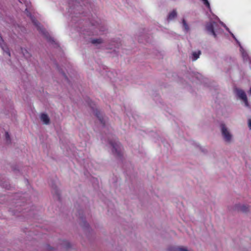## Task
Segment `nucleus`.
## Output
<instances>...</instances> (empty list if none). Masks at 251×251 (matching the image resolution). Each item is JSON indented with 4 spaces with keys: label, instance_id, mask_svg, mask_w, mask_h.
<instances>
[{
    "label": "nucleus",
    "instance_id": "1",
    "mask_svg": "<svg viewBox=\"0 0 251 251\" xmlns=\"http://www.w3.org/2000/svg\"><path fill=\"white\" fill-rule=\"evenodd\" d=\"M68 13L70 18L69 25L83 35L84 38L94 35L92 29L88 28L97 27L98 23L90 21V13L93 9V0H67Z\"/></svg>",
    "mask_w": 251,
    "mask_h": 251
},
{
    "label": "nucleus",
    "instance_id": "2",
    "mask_svg": "<svg viewBox=\"0 0 251 251\" xmlns=\"http://www.w3.org/2000/svg\"><path fill=\"white\" fill-rule=\"evenodd\" d=\"M109 144L111 147L113 155L118 160L122 161L123 158V148L120 142L117 140H109Z\"/></svg>",
    "mask_w": 251,
    "mask_h": 251
},
{
    "label": "nucleus",
    "instance_id": "3",
    "mask_svg": "<svg viewBox=\"0 0 251 251\" xmlns=\"http://www.w3.org/2000/svg\"><path fill=\"white\" fill-rule=\"evenodd\" d=\"M30 15H31L30 14ZM31 21L34 25L37 27V30H39L45 37L48 42L57 45V44L55 43L54 39L51 37L49 32L43 27L41 26L40 23L34 17L30 15Z\"/></svg>",
    "mask_w": 251,
    "mask_h": 251
},
{
    "label": "nucleus",
    "instance_id": "4",
    "mask_svg": "<svg viewBox=\"0 0 251 251\" xmlns=\"http://www.w3.org/2000/svg\"><path fill=\"white\" fill-rule=\"evenodd\" d=\"M251 207L245 204H242L240 203H235V204L231 206H228L227 208L230 212H241L244 214H248L250 212Z\"/></svg>",
    "mask_w": 251,
    "mask_h": 251
},
{
    "label": "nucleus",
    "instance_id": "5",
    "mask_svg": "<svg viewBox=\"0 0 251 251\" xmlns=\"http://www.w3.org/2000/svg\"><path fill=\"white\" fill-rule=\"evenodd\" d=\"M78 218L79 219V225L83 228L87 237L89 238L90 235L92 234V230L90 228L89 224L86 222L82 211H78Z\"/></svg>",
    "mask_w": 251,
    "mask_h": 251
},
{
    "label": "nucleus",
    "instance_id": "6",
    "mask_svg": "<svg viewBox=\"0 0 251 251\" xmlns=\"http://www.w3.org/2000/svg\"><path fill=\"white\" fill-rule=\"evenodd\" d=\"M220 126L224 141L226 143H230L233 139L232 134L224 123H221Z\"/></svg>",
    "mask_w": 251,
    "mask_h": 251
},
{
    "label": "nucleus",
    "instance_id": "7",
    "mask_svg": "<svg viewBox=\"0 0 251 251\" xmlns=\"http://www.w3.org/2000/svg\"><path fill=\"white\" fill-rule=\"evenodd\" d=\"M89 105L94 115L98 118L102 126L104 127L106 125V118L104 117L102 113L96 108L95 104L93 102L90 103Z\"/></svg>",
    "mask_w": 251,
    "mask_h": 251
},
{
    "label": "nucleus",
    "instance_id": "8",
    "mask_svg": "<svg viewBox=\"0 0 251 251\" xmlns=\"http://www.w3.org/2000/svg\"><path fill=\"white\" fill-rule=\"evenodd\" d=\"M234 92L236 97L238 99L242 100L244 102V104L246 107H250L246 94L243 90L237 87H235L234 89Z\"/></svg>",
    "mask_w": 251,
    "mask_h": 251
},
{
    "label": "nucleus",
    "instance_id": "9",
    "mask_svg": "<svg viewBox=\"0 0 251 251\" xmlns=\"http://www.w3.org/2000/svg\"><path fill=\"white\" fill-rule=\"evenodd\" d=\"M218 24L215 21L208 22L205 25V30L207 33L214 36L215 38H217V35L215 31V28L218 27Z\"/></svg>",
    "mask_w": 251,
    "mask_h": 251
},
{
    "label": "nucleus",
    "instance_id": "10",
    "mask_svg": "<svg viewBox=\"0 0 251 251\" xmlns=\"http://www.w3.org/2000/svg\"><path fill=\"white\" fill-rule=\"evenodd\" d=\"M121 46L122 44L120 39H112L108 42L109 47L107 49L111 50L114 48L119 49Z\"/></svg>",
    "mask_w": 251,
    "mask_h": 251
},
{
    "label": "nucleus",
    "instance_id": "11",
    "mask_svg": "<svg viewBox=\"0 0 251 251\" xmlns=\"http://www.w3.org/2000/svg\"><path fill=\"white\" fill-rule=\"evenodd\" d=\"M50 186L52 188V193L54 196H55L57 200L60 201L61 199L60 192L57 185L53 182H52L50 184Z\"/></svg>",
    "mask_w": 251,
    "mask_h": 251
},
{
    "label": "nucleus",
    "instance_id": "12",
    "mask_svg": "<svg viewBox=\"0 0 251 251\" xmlns=\"http://www.w3.org/2000/svg\"><path fill=\"white\" fill-rule=\"evenodd\" d=\"M40 119L44 124L49 125L50 123V119L46 113H41L40 115Z\"/></svg>",
    "mask_w": 251,
    "mask_h": 251
},
{
    "label": "nucleus",
    "instance_id": "13",
    "mask_svg": "<svg viewBox=\"0 0 251 251\" xmlns=\"http://www.w3.org/2000/svg\"><path fill=\"white\" fill-rule=\"evenodd\" d=\"M0 46L1 47L3 51L5 52L9 56H10V52L7 46L4 43V41H0Z\"/></svg>",
    "mask_w": 251,
    "mask_h": 251
},
{
    "label": "nucleus",
    "instance_id": "14",
    "mask_svg": "<svg viewBox=\"0 0 251 251\" xmlns=\"http://www.w3.org/2000/svg\"><path fill=\"white\" fill-rule=\"evenodd\" d=\"M56 67L58 69V70L59 71V72L62 74V75L64 76L65 80L68 82V83L69 84V85H71V82L69 79V78L68 77V76H67V75H66V74L65 73V72L63 71V70L62 69H60L59 66H58V65L56 64Z\"/></svg>",
    "mask_w": 251,
    "mask_h": 251
},
{
    "label": "nucleus",
    "instance_id": "15",
    "mask_svg": "<svg viewBox=\"0 0 251 251\" xmlns=\"http://www.w3.org/2000/svg\"><path fill=\"white\" fill-rule=\"evenodd\" d=\"M89 39L90 42L95 45L101 44L103 43V40L100 38L98 39H93L92 38H90Z\"/></svg>",
    "mask_w": 251,
    "mask_h": 251
},
{
    "label": "nucleus",
    "instance_id": "16",
    "mask_svg": "<svg viewBox=\"0 0 251 251\" xmlns=\"http://www.w3.org/2000/svg\"><path fill=\"white\" fill-rule=\"evenodd\" d=\"M201 50H198V51H194L192 52V60L193 61H195L196 60H197L199 57H200V54H201Z\"/></svg>",
    "mask_w": 251,
    "mask_h": 251
},
{
    "label": "nucleus",
    "instance_id": "17",
    "mask_svg": "<svg viewBox=\"0 0 251 251\" xmlns=\"http://www.w3.org/2000/svg\"><path fill=\"white\" fill-rule=\"evenodd\" d=\"M177 13L176 10H174L171 13H170L168 16L167 20L168 21H171L173 20L174 18L176 17Z\"/></svg>",
    "mask_w": 251,
    "mask_h": 251
},
{
    "label": "nucleus",
    "instance_id": "18",
    "mask_svg": "<svg viewBox=\"0 0 251 251\" xmlns=\"http://www.w3.org/2000/svg\"><path fill=\"white\" fill-rule=\"evenodd\" d=\"M12 171L15 173L16 175H20L21 174V171L20 169H19L18 166L15 164L12 165L11 167Z\"/></svg>",
    "mask_w": 251,
    "mask_h": 251
},
{
    "label": "nucleus",
    "instance_id": "19",
    "mask_svg": "<svg viewBox=\"0 0 251 251\" xmlns=\"http://www.w3.org/2000/svg\"><path fill=\"white\" fill-rule=\"evenodd\" d=\"M21 51H22V53L23 56L26 59H28V58H30V57L31 56L30 54L28 52V51L25 49H23L22 48Z\"/></svg>",
    "mask_w": 251,
    "mask_h": 251
},
{
    "label": "nucleus",
    "instance_id": "20",
    "mask_svg": "<svg viewBox=\"0 0 251 251\" xmlns=\"http://www.w3.org/2000/svg\"><path fill=\"white\" fill-rule=\"evenodd\" d=\"M10 211L11 212L12 215H17V216H19V215L17 214V213H20L21 212H23V213H25V212L23 210L20 209L19 208L18 209H12L11 208L10 209Z\"/></svg>",
    "mask_w": 251,
    "mask_h": 251
},
{
    "label": "nucleus",
    "instance_id": "21",
    "mask_svg": "<svg viewBox=\"0 0 251 251\" xmlns=\"http://www.w3.org/2000/svg\"><path fill=\"white\" fill-rule=\"evenodd\" d=\"M182 24H183V27L185 30L186 32H188L189 30V27L188 25V24L186 23V21L185 20V19L182 20Z\"/></svg>",
    "mask_w": 251,
    "mask_h": 251
},
{
    "label": "nucleus",
    "instance_id": "22",
    "mask_svg": "<svg viewBox=\"0 0 251 251\" xmlns=\"http://www.w3.org/2000/svg\"><path fill=\"white\" fill-rule=\"evenodd\" d=\"M62 245L64 248H65L67 249L71 248V244L67 241H63V242L62 243Z\"/></svg>",
    "mask_w": 251,
    "mask_h": 251
},
{
    "label": "nucleus",
    "instance_id": "23",
    "mask_svg": "<svg viewBox=\"0 0 251 251\" xmlns=\"http://www.w3.org/2000/svg\"><path fill=\"white\" fill-rule=\"evenodd\" d=\"M168 251H180V247L170 246L168 248Z\"/></svg>",
    "mask_w": 251,
    "mask_h": 251
},
{
    "label": "nucleus",
    "instance_id": "24",
    "mask_svg": "<svg viewBox=\"0 0 251 251\" xmlns=\"http://www.w3.org/2000/svg\"><path fill=\"white\" fill-rule=\"evenodd\" d=\"M45 249L47 251H55L56 249L54 247L50 246L49 244H47L45 246Z\"/></svg>",
    "mask_w": 251,
    "mask_h": 251
},
{
    "label": "nucleus",
    "instance_id": "25",
    "mask_svg": "<svg viewBox=\"0 0 251 251\" xmlns=\"http://www.w3.org/2000/svg\"><path fill=\"white\" fill-rule=\"evenodd\" d=\"M5 140H6L7 143L8 144L10 143H11V138H10V135L9 134L8 132H5Z\"/></svg>",
    "mask_w": 251,
    "mask_h": 251
},
{
    "label": "nucleus",
    "instance_id": "26",
    "mask_svg": "<svg viewBox=\"0 0 251 251\" xmlns=\"http://www.w3.org/2000/svg\"><path fill=\"white\" fill-rule=\"evenodd\" d=\"M203 1V4L209 9V10H211L210 9V5L209 1L207 0H202Z\"/></svg>",
    "mask_w": 251,
    "mask_h": 251
},
{
    "label": "nucleus",
    "instance_id": "27",
    "mask_svg": "<svg viewBox=\"0 0 251 251\" xmlns=\"http://www.w3.org/2000/svg\"><path fill=\"white\" fill-rule=\"evenodd\" d=\"M219 23L224 28H225L226 31H227L229 33H230L231 31H230L229 29L223 22L219 21Z\"/></svg>",
    "mask_w": 251,
    "mask_h": 251
},
{
    "label": "nucleus",
    "instance_id": "28",
    "mask_svg": "<svg viewBox=\"0 0 251 251\" xmlns=\"http://www.w3.org/2000/svg\"><path fill=\"white\" fill-rule=\"evenodd\" d=\"M197 147H198L199 148L200 150L202 152H203V153H204L205 154L207 152V151L206 149H205L203 148L202 147H201V146H200L199 145H197Z\"/></svg>",
    "mask_w": 251,
    "mask_h": 251
},
{
    "label": "nucleus",
    "instance_id": "29",
    "mask_svg": "<svg viewBox=\"0 0 251 251\" xmlns=\"http://www.w3.org/2000/svg\"><path fill=\"white\" fill-rule=\"evenodd\" d=\"M242 54L243 57L244 59H245V58L247 59L249 58L248 53L245 50H243V51L242 52Z\"/></svg>",
    "mask_w": 251,
    "mask_h": 251
},
{
    "label": "nucleus",
    "instance_id": "30",
    "mask_svg": "<svg viewBox=\"0 0 251 251\" xmlns=\"http://www.w3.org/2000/svg\"><path fill=\"white\" fill-rule=\"evenodd\" d=\"M194 77L199 80L201 79L202 76L199 74H196L194 75Z\"/></svg>",
    "mask_w": 251,
    "mask_h": 251
},
{
    "label": "nucleus",
    "instance_id": "31",
    "mask_svg": "<svg viewBox=\"0 0 251 251\" xmlns=\"http://www.w3.org/2000/svg\"><path fill=\"white\" fill-rule=\"evenodd\" d=\"M100 30L102 32H104L107 30V28L105 26H101L99 27Z\"/></svg>",
    "mask_w": 251,
    "mask_h": 251
},
{
    "label": "nucleus",
    "instance_id": "32",
    "mask_svg": "<svg viewBox=\"0 0 251 251\" xmlns=\"http://www.w3.org/2000/svg\"><path fill=\"white\" fill-rule=\"evenodd\" d=\"M248 125L249 128L250 130H251V118H250L248 120Z\"/></svg>",
    "mask_w": 251,
    "mask_h": 251
},
{
    "label": "nucleus",
    "instance_id": "33",
    "mask_svg": "<svg viewBox=\"0 0 251 251\" xmlns=\"http://www.w3.org/2000/svg\"><path fill=\"white\" fill-rule=\"evenodd\" d=\"M229 33L231 35V36H232V37L236 41L237 43L238 44V42H239L237 40V39H236V38L235 37L234 35L231 32H230V33Z\"/></svg>",
    "mask_w": 251,
    "mask_h": 251
},
{
    "label": "nucleus",
    "instance_id": "34",
    "mask_svg": "<svg viewBox=\"0 0 251 251\" xmlns=\"http://www.w3.org/2000/svg\"><path fill=\"white\" fill-rule=\"evenodd\" d=\"M3 186L8 190L10 189L11 187L10 184L7 183H6L5 185H3Z\"/></svg>",
    "mask_w": 251,
    "mask_h": 251
},
{
    "label": "nucleus",
    "instance_id": "35",
    "mask_svg": "<svg viewBox=\"0 0 251 251\" xmlns=\"http://www.w3.org/2000/svg\"><path fill=\"white\" fill-rule=\"evenodd\" d=\"M180 251H189L187 248L180 247Z\"/></svg>",
    "mask_w": 251,
    "mask_h": 251
},
{
    "label": "nucleus",
    "instance_id": "36",
    "mask_svg": "<svg viewBox=\"0 0 251 251\" xmlns=\"http://www.w3.org/2000/svg\"><path fill=\"white\" fill-rule=\"evenodd\" d=\"M112 52L113 53L114 55L116 56L118 55L119 53V52L116 49H114Z\"/></svg>",
    "mask_w": 251,
    "mask_h": 251
},
{
    "label": "nucleus",
    "instance_id": "37",
    "mask_svg": "<svg viewBox=\"0 0 251 251\" xmlns=\"http://www.w3.org/2000/svg\"><path fill=\"white\" fill-rule=\"evenodd\" d=\"M240 47V51H241V52L242 51H243V50H244L243 48L242 47V46H241V44L240 42H238V44Z\"/></svg>",
    "mask_w": 251,
    "mask_h": 251
},
{
    "label": "nucleus",
    "instance_id": "38",
    "mask_svg": "<svg viewBox=\"0 0 251 251\" xmlns=\"http://www.w3.org/2000/svg\"><path fill=\"white\" fill-rule=\"evenodd\" d=\"M138 40L139 42H140V43L143 42V41L139 38H138Z\"/></svg>",
    "mask_w": 251,
    "mask_h": 251
},
{
    "label": "nucleus",
    "instance_id": "39",
    "mask_svg": "<svg viewBox=\"0 0 251 251\" xmlns=\"http://www.w3.org/2000/svg\"><path fill=\"white\" fill-rule=\"evenodd\" d=\"M32 213H33V212L32 211H29V214H28V215H30Z\"/></svg>",
    "mask_w": 251,
    "mask_h": 251
},
{
    "label": "nucleus",
    "instance_id": "40",
    "mask_svg": "<svg viewBox=\"0 0 251 251\" xmlns=\"http://www.w3.org/2000/svg\"><path fill=\"white\" fill-rule=\"evenodd\" d=\"M249 93H250L251 94V87L250 88L249 92H248Z\"/></svg>",
    "mask_w": 251,
    "mask_h": 251
}]
</instances>
